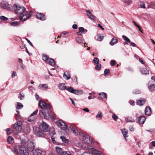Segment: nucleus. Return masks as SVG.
Wrapping results in <instances>:
<instances>
[{
	"instance_id": "obj_1",
	"label": "nucleus",
	"mask_w": 155,
	"mask_h": 155,
	"mask_svg": "<svg viewBox=\"0 0 155 155\" xmlns=\"http://www.w3.org/2000/svg\"><path fill=\"white\" fill-rule=\"evenodd\" d=\"M38 106L41 109L39 110V114L41 113L45 119H48L50 117L53 119H55V115L54 114L51 112L50 115L49 112H51V105L49 104L40 101Z\"/></svg>"
},
{
	"instance_id": "obj_2",
	"label": "nucleus",
	"mask_w": 155,
	"mask_h": 155,
	"mask_svg": "<svg viewBox=\"0 0 155 155\" xmlns=\"http://www.w3.org/2000/svg\"><path fill=\"white\" fill-rule=\"evenodd\" d=\"M15 12L19 15V18L21 19V16H23V15L25 13L26 9L23 6H20L16 4H14L13 6Z\"/></svg>"
},
{
	"instance_id": "obj_3",
	"label": "nucleus",
	"mask_w": 155,
	"mask_h": 155,
	"mask_svg": "<svg viewBox=\"0 0 155 155\" xmlns=\"http://www.w3.org/2000/svg\"><path fill=\"white\" fill-rule=\"evenodd\" d=\"M80 136L83 137V141L84 143L87 145L90 144L92 142V139L88 137V135L85 134L84 131H80L79 132Z\"/></svg>"
},
{
	"instance_id": "obj_4",
	"label": "nucleus",
	"mask_w": 155,
	"mask_h": 155,
	"mask_svg": "<svg viewBox=\"0 0 155 155\" xmlns=\"http://www.w3.org/2000/svg\"><path fill=\"white\" fill-rule=\"evenodd\" d=\"M21 122L20 120L18 121L16 123L12 125V127L13 128V131L16 132L18 134L21 130Z\"/></svg>"
},
{
	"instance_id": "obj_5",
	"label": "nucleus",
	"mask_w": 155,
	"mask_h": 155,
	"mask_svg": "<svg viewBox=\"0 0 155 155\" xmlns=\"http://www.w3.org/2000/svg\"><path fill=\"white\" fill-rule=\"evenodd\" d=\"M56 124L61 129L65 130L68 129L67 125L61 120H59L56 122Z\"/></svg>"
},
{
	"instance_id": "obj_6",
	"label": "nucleus",
	"mask_w": 155,
	"mask_h": 155,
	"mask_svg": "<svg viewBox=\"0 0 155 155\" xmlns=\"http://www.w3.org/2000/svg\"><path fill=\"white\" fill-rule=\"evenodd\" d=\"M40 127L44 132H48L49 130L48 125L43 121H42V122L41 123Z\"/></svg>"
},
{
	"instance_id": "obj_7",
	"label": "nucleus",
	"mask_w": 155,
	"mask_h": 155,
	"mask_svg": "<svg viewBox=\"0 0 155 155\" xmlns=\"http://www.w3.org/2000/svg\"><path fill=\"white\" fill-rule=\"evenodd\" d=\"M69 92L76 95L81 94H83L82 91L81 90H74L72 87H70L67 89Z\"/></svg>"
},
{
	"instance_id": "obj_8",
	"label": "nucleus",
	"mask_w": 155,
	"mask_h": 155,
	"mask_svg": "<svg viewBox=\"0 0 155 155\" xmlns=\"http://www.w3.org/2000/svg\"><path fill=\"white\" fill-rule=\"evenodd\" d=\"M33 153L34 155H45L46 152L42 149H37L33 150Z\"/></svg>"
},
{
	"instance_id": "obj_9",
	"label": "nucleus",
	"mask_w": 155,
	"mask_h": 155,
	"mask_svg": "<svg viewBox=\"0 0 155 155\" xmlns=\"http://www.w3.org/2000/svg\"><path fill=\"white\" fill-rule=\"evenodd\" d=\"M19 150L21 155H29L28 150L24 145L19 147Z\"/></svg>"
},
{
	"instance_id": "obj_10",
	"label": "nucleus",
	"mask_w": 155,
	"mask_h": 155,
	"mask_svg": "<svg viewBox=\"0 0 155 155\" xmlns=\"http://www.w3.org/2000/svg\"><path fill=\"white\" fill-rule=\"evenodd\" d=\"M38 110H36L34 111L29 117L28 119V120L29 122H33L36 119V116L35 115L37 114L38 112Z\"/></svg>"
},
{
	"instance_id": "obj_11",
	"label": "nucleus",
	"mask_w": 155,
	"mask_h": 155,
	"mask_svg": "<svg viewBox=\"0 0 155 155\" xmlns=\"http://www.w3.org/2000/svg\"><path fill=\"white\" fill-rule=\"evenodd\" d=\"M37 127H33V130L35 131V134L38 137H44L45 136L44 134L39 130L37 131Z\"/></svg>"
},
{
	"instance_id": "obj_12",
	"label": "nucleus",
	"mask_w": 155,
	"mask_h": 155,
	"mask_svg": "<svg viewBox=\"0 0 155 155\" xmlns=\"http://www.w3.org/2000/svg\"><path fill=\"white\" fill-rule=\"evenodd\" d=\"M27 147L29 150L33 151L35 148V145L31 140H29L27 143Z\"/></svg>"
},
{
	"instance_id": "obj_13",
	"label": "nucleus",
	"mask_w": 155,
	"mask_h": 155,
	"mask_svg": "<svg viewBox=\"0 0 155 155\" xmlns=\"http://www.w3.org/2000/svg\"><path fill=\"white\" fill-rule=\"evenodd\" d=\"M23 15V16L21 17V16L20 20L22 21H26L28 18H29L31 16V15L29 12H25Z\"/></svg>"
},
{
	"instance_id": "obj_14",
	"label": "nucleus",
	"mask_w": 155,
	"mask_h": 155,
	"mask_svg": "<svg viewBox=\"0 0 155 155\" xmlns=\"http://www.w3.org/2000/svg\"><path fill=\"white\" fill-rule=\"evenodd\" d=\"M86 12L87 13V16L89 18L93 21H94V20H95L96 17L93 15L89 10H86Z\"/></svg>"
},
{
	"instance_id": "obj_15",
	"label": "nucleus",
	"mask_w": 155,
	"mask_h": 155,
	"mask_svg": "<svg viewBox=\"0 0 155 155\" xmlns=\"http://www.w3.org/2000/svg\"><path fill=\"white\" fill-rule=\"evenodd\" d=\"M86 12L87 13V16L89 18L93 21H94V20H95L96 17L93 15L89 10H86Z\"/></svg>"
},
{
	"instance_id": "obj_16",
	"label": "nucleus",
	"mask_w": 155,
	"mask_h": 155,
	"mask_svg": "<svg viewBox=\"0 0 155 155\" xmlns=\"http://www.w3.org/2000/svg\"><path fill=\"white\" fill-rule=\"evenodd\" d=\"M68 130L70 132L73 133L76 135L78 134V130L75 129V127L72 125H71L69 127Z\"/></svg>"
},
{
	"instance_id": "obj_17",
	"label": "nucleus",
	"mask_w": 155,
	"mask_h": 155,
	"mask_svg": "<svg viewBox=\"0 0 155 155\" xmlns=\"http://www.w3.org/2000/svg\"><path fill=\"white\" fill-rule=\"evenodd\" d=\"M37 18L38 19L42 21H44L46 19L45 15L41 13H38L36 15Z\"/></svg>"
},
{
	"instance_id": "obj_18",
	"label": "nucleus",
	"mask_w": 155,
	"mask_h": 155,
	"mask_svg": "<svg viewBox=\"0 0 155 155\" xmlns=\"http://www.w3.org/2000/svg\"><path fill=\"white\" fill-rule=\"evenodd\" d=\"M1 6L2 8L6 9L8 7V3L6 1L3 0L1 2Z\"/></svg>"
},
{
	"instance_id": "obj_19",
	"label": "nucleus",
	"mask_w": 155,
	"mask_h": 155,
	"mask_svg": "<svg viewBox=\"0 0 155 155\" xmlns=\"http://www.w3.org/2000/svg\"><path fill=\"white\" fill-rule=\"evenodd\" d=\"M151 113V110L150 107L147 106L145 110V113L146 115H150Z\"/></svg>"
},
{
	"instance_id": "obj_20",
	"label": "nucleus",
	"mask_w": 155,
	"mask_h": 155,
	"mask_svg": "<svg viewBox=\"0 0 155 155\" xmlns=\"http://www.w3.org/2000/svg\"><path fill=\"white\" fill-rule=\"evenodd\" d=\"M118 42V40L117 38H115V37L112 38L111 41L109 43V44L111 46L114 45V44H116Z\"/></svg>"
},
{
	"instance_id": "obj_21",
	"label": "nucleus",
	"mask_w": 155,
	"mask_h": 155,
	"mask_svg": "<svg viewBox=\"0 0 155 155\" xmlns=\"http://www.w3.org/2000/svg\"><path fill=\"white\" fill-rule=\"evenodd\" d=\"M146 119V118L145 116H143L139 117V119H138V121L139 123L142 124H143Z\"/></svg>"
},
{
	"instance_id": "obj_22",
	"label": "nucleus",
	"mask_w": 155,
	"mask_h": 155,
	"mask_svg": "<svg viewBox=\"0 0 155 155\" xmlns=\"http://www.w3.org/2000/svg\"><path fill=\"white\" fill-rule=\"evenodd\" d=\"M55 149L58 154L59 155H62L64 151H63L61 148L58 147H55Z\"/></svg>"
},
{
	"instance_id": "obj_23",
	"label": "nucleus",
	"mask_w": 155,
	"mask_h": 155,
	"mask_svg": "<svg viewBox=\"0 0 155 155\" xmlns=\"http://www.w3.org/2000/svg\"><path fill=\"white\" fill-rule=\"evenodd\" d=\"M141 72L144 74H148L149 73V71L145 68H141L140 69Z\"/></svg>"
},
{
	"instance_id": "obj_24",
	"label": "nucleus",
	"mask_w": 155,
	"mask_h": 155,
	"mask_svg": "<svg viewBox=\"0 0 155 155\" xmlns=\"http://www.w3.org/2000/svg\"><path fill=\"white\" fill-rule=\"evenodd\" d=\"M46 85V84H40L38 87V88L40 89L46 91L48 88V87L45 86Z\"/></svg>"
},
{
	"instance_id": "obj_25",
	"label": "nucleus",
	"mask_w": 155,
	"mask_h": 155,
	"mask_svg": "<svg viewBox=\"0 0 155 155\" xmlns=\"http://www.w3.org/2000/svg\"><path fill=\"white\" fill-rule=\"evenodd\" d=\"M91 154L92 155H104L101 152L96 150H93L91 152Z\"/></svg>"
},
{
	"instance_id": "obj_26",
	"label": "nucleus",
	"mask_w": 155,
	"mask_h": 155,
	"mask_svg": "<svg viewBox=\"0 0 155 155\" xmlns=\"http://www.w3.org/2000/svg\"><path fill=\"white\" fill-rule=\"evenodd\" d=\"M145 102V100H139L137 101V104L140 106L143 105Z\"/></svg>"
},
{
	"instance_id": "obj_27",
	"label": "nucleus",
	"mask_w": 155,
	"mask_h": 155,
	"mask_svg": "<svg viewBox=\"0 0 155 155\" xmlns=\"http://www.w3.org/2000/svg\"><path fill=\"white\" fill-rule=\"evenodd\" d=\"M148 87L150 91H155V84H151L149 85L148 84Z\"/></svg>"
},
{
	"instance_id": "obj_28",
	"label": "nucleus",
	"mask_w": 155,
	"mask_h": 155,
	"mask_svg": "<svg viewBox=\"0 0 155 155\" xmlns=\"http://www.w3.org/2000/svg\"><path fill=\"white\" fill-rule=\"evenodd\" d=\"M47 63L52 66H54L55 64L54 60L51 58H49L48 59Z\"/></svg>"
},
{
	"instance_id": "obj_29",
	"label": "nucleus",
	"mask_w": 155,
	"mask_h": 155,
	"mask_svg": "<svg viewBox=\"0 0 155 155\" xmlns=\"http://www.w3.org/2000/svg\"><path fill=\"white\" fill-rule=\"evenodd\" d=\"M125 120L128 122H133L134 121V119L130 117H125Z\"/></svg>"
},
{
	"instance_id": "obj_30",
	"label": "nucleus",
	"mask_w": 155,
	"mask_h": 155,
	"mask_svg": "<svg viewBox=\"0 0 155 155\" xmlns=\"http://www.w3.org/2000/svg\"><path fill=\"white\" fill-rule=\"evenodd\" d=\"M58 87L61 90H65L66 89V86L64 83H62L58 84Z\"/></svg>"
},
{
	"instance_id": "obj_31",
	"label": "nucleus",
	"mask_w": 155,
	"mask_h": 155,
	"mask_svg": "<svg viewBox=\"0 0 155 155\" xmlns=\"http://www.w3.org/2000/svg\"><path fill=\"white\" fill-rule=\"evenodd\" d=\"M102 117L103 114L100 111H99L96 116V118L98 120H100L102 119Z\"/></svg>"
},
{
	"instance_id": "obj_32",
	"label": "nucleus",
	"mask_w": 155,
	"mask_h": 155,
	"mask_svg": "<svg viewBox=\"0 0 155 155\" xmlns=\"http://www.w3.org/2000/svg\"><path fill=\"white\" fill-rule=\"evenodd\" d=\"M63 77L64 78L67 80L71 78L70 74L67 72H65L64 73Z\"/></svg>"
},
{
	"instance_id": "obj_33",
	"label": "nucleus",
	"mask_w": 155,
	"mask_h": 155,
	"mask_svg": "<svg viewBox=\"0 0 155 155\" xmlns=\"http://www.w3.org/2000/svg\"><path fill=\"white\" fill-rule=\"evenodd\" d=\"M18 148L19 147L15 146L14 147L13 149L12 150L13 152L15 155H18L19 154L18 150Z\"/></svg>"
},
{
	"instance_id": "obj_34",
	"label": "nucleus",
	"mask_w": 155,
	"mask_h": 155,
	"mask_svg": "<svg viewBox=\"0 0 155 155\" xmlns=\"http://www.w3.org/2000/svg\"><path fill=\"white\" fill-rule=\"evenodd\" d=\"M8 142L9 144H12L14 142V138L11 136L9 137L7 139Z\"/></svg>"
},
{
	"instance_id": "obj_35",
	"label": "nucleus",
	"mask_w": 155,
	"mask_h": 155,
	"mask_svg": "<svg viewBox=\"0 0 155 155\" xmlns=\"http://www.w3.org/2000/svg\"><path fill=\"white\" fill-rule=\"evenodd\" d=\"M79 30L80 32H81L83 34L85 33L87 31V30L85 29L84 28L82 27H80L79 28Z\"/></svg>"
},
{
	"instance_id": "obj_36",
	"label": "nucleus",
	"mask_w": 155,
	"mask_h": 155,
	"mask_svg": "<svg viewBox=\"0 0 155 155\" xmlns=\"http://www.w3.org/2000/svg\"><path fill=\"white\" fill-rule=\"evenodd\" d=\"M99 95L101 98L103 99L106 97L107 94L106 93L103 92L99 93Z\"/></svg>"
},
{
	"instance_id": "obj_37",
	"label": "nucleus",
	"mask_w": 155,
	"mask_h": 155,
	"mask_svg": "<svg viewBox=\"0 0 155 155\" xmlns=\"http://www.w3.org/2000/svg\"><path fill=\"white\" fill-rule=\"evenodd\" d=\"M23 105L20 103L17 102L16 108L17 109H20L23 107Z\"/></svg>"
},
{
	"instance_id": "obj_38",
	"label": "nucleus",
	"mask_w": 155,
	"mask_h": 155,
	"mask_svg": "<svg viewBox=\"0 0 155 155\" xmlns=\"http://www.w3.org/2000/svg\"><path fill=\"white\" fill-rule=\"evenodd\" d=\"M77 42L79 44H82L83 43V41L81 38L80 37H78L76 38Z\"/></svg>"
},
{
	"instance_id": "obj_39",
	"label": "nucleus",
	"mask_w": 155,
	"mask_h": 155,
	"mask_svg": "<svg viewBox=\"0 0 155 155\" xmlns=\"http://www.w3.org/2000/svg\"><path fill=\"white\" fill-rule=\"evenodd\" d=\"M122 134H123L124 137L125 138V140H126V138L128 137L127 132L125 130H122Z\"/></svg>"
},
{
	"instance_id": "obj_40",
	"label": "nucleus",
	"mask_w": 155,
	"mask_h": 155,
	"mask_svg": "<svg viewBox=\"0 0 155 155\" xmlns=\"http://www.w3.org/2000/svg\"><path fill=\"white\" fill-rule=\"evenodd\" d=\"M10 24L12 26H15L19 25V22L17 21H14L11 22Z\"/></svg>"
},
{
	"instance_id": "obj_41",
	"label": "nucleus",
	"mask_w": 155,
	"mask_h": 155,
	"mask_svg": "<svg viewBox=\"0 0 155 155\" xmlns=\"http://www.w3.org/2000/svg\"><path fill=\"white\" fill-rule=\"evenodd\" d=\"M49 134L51 135H54L56 133L54 131V128H52L49 130Z\"/></svg>"
},
{
	"instance_id": "obj_42",
	"label": "nucleus",
	"mask_w": 155,
	"mask_h": 155,
	"mask_svg": "<svg viewBox=\"0 0 155 155\" xmlns=\"http://www.w3.org/2000/svg\"><path fill=\"white\" fill-rule=\"evenodd\" d=\"M48 56L46 55H43V60L44 61H46L47 62V60L49 59Z\"/></svg>"
},
{
	"instance_id": "obj_43",
	"label": "nucleus",
	"mask_w": 155,
	"mask_h": 155,
	"mask_svg": "<svg viewBox=\"0 0 155 155\" xmlns=\"http://www.w3.org/2000/svg\"><path fill=\"white\" fill-rule=\"evenodd\" d=\"M140 6L142 8H146L144 3L143 2H140Z\"/></svg>"
},
{
	"instance_id": "obj_44",
	"label": "nucleus",
	"mask_w": 155,
	"mask_h": 155,
	"mask_svg": "<svg viewBox=\"0 0 155 155\" xmlns=\"http://www.w3.org/2000/svg\"><path fill=\"white\" fill-rule=\"evenodd\" d=\"M101 64H97L95 67V69L97 70H100L101 68Z\"/></svg>"
},
{
	"instance_id": "obj_45",
	"label": "nucleus",
	"mask_w": 155,
	"mask_h": 155,
	"mask_svg": "<svg viewBox=\"0 0 155 155\" xmlns=\"http://www.w3.org/2000/svg\"><path fill=\"white\" fill-rule=\"evenodd\" d=\"M122 38L124 39L126 41L130 42V39L126 36L123 35L122 36Z\"/></svg>"
},
{
	"instance_id": "obj_46",
	"label": "nucleus",
	"mask_w": 155,
	"mask_h": 155,
	"mask_svg": "<svg viewBox=\"0 0 155 155\" xmlns=\"http://www.w3.org/2000/svg\"><path fill=\"white\" fill-rule=\"evenodd\" d=\"M60 138L64 143H66L68 141V140L64 137L61 136Z\"/></svg>"
},
{
	"instance_id": "obj_47",
	"label": "nucleus",
	"mask_w": 155,
	"mask_h": 155,
	"mask_svg": "<svg viewBox=\"0 0 155 155\" xmlns=\"http://www.w3.org/2000/svg\"><path fill=\"white\" fill-rule=\"evenodd\" d=\"M6 131L7 132V134L8 135H9L11 134V133L12 132L13 130H12L10 128H7L6 130Z\"/></svg>"
},
{
	"instance_id": "obj_48",
	"label": "nucleus",
	"mask_w": 155,
	"mask_h": 155,
	"mask_svg": "<svg viewBox=\"0 0 155 155\" xmlns=\"http://www.w3.org/2000/svg\"><path fill=\"white\" fill-rule=\"evenodd\" d=\"M110 72V71L108 69H105L104 74V75H108L109 74V73Z\"/></svg>"
},
{
	"instance_id": "obj_49",
	"label": "nucleus",
	"mask_w": 155,
	"mask_h": 155,
	"mask_svg": "<svg viewBox=\"0 0 155 155\" xmlns=\"http://www.w3.org/2000/svg\"><path fill=\"white\" fill-rule=\"evenodd\" d=\"M148 8H151L153 9H155V3H151Z\"/></svg>"
},
{
	"instance_id": "obj_50",
	"label": "nucleus",
	"mask_w": 155,
	"mask_h": 155,
	"mask_svg": "<svg viewBox=\"0 0 155 155\" xmlns=\"http://www.w3.org/2000/svg\"><path fill=\"white\" fill-rule=\"evenodd\" d=\"M93 61L95 63V64H98L99 62V60L97 58H95L93 60Z\"/></svg>"
},
{
	"instance_id": "obj_51",
	"label": "nucleus",
	"mask_w": 155,
	"mask_h": 155,
	"mask_svg": "<svg viewBox=\"0 0 155 155\" xmlns=\"http://www.w3.org/2000/svg\"><path fill=\"white\" fill-rule=\"evenodd\" d=\"M0 18L1 20L3 21H7L8 19V18H7L6 17L4 16H1L0 17Z\"/></svg>"
},
{
	"instance_id": "obj_52",
	"label": "nucleus",
	"mask_w": 155,
	"mask_h": 155,
	"mask_svg": "<svg viewBox=\"0 0 155 155\" xmlns=\"http://www.w3.org/2000/svg\"><path fill=\"white\" fill-rule=\"evenodd\" d=\"M97 38V40L99 41H101L104 38L103 36H101L100 35H98Z\"/></svg>"
},
{
	"instance_id": "obj_53",
	"label": "nucleus",
	"mask_w": 155,
	"mask_h": 155,
	"mask_svg": "<svg viewBox=\"0 0 155 155\" xmlns=\"http://www.w3.org/2000/svg\"><path fill=\"white\" fill-rule=\"evenodd\" d=\"M112 117L113 118V119L115 120H117L118 118L117 116L115 114H113Z\"/></svg>"
},
{
	"instance_id": "obj_54",
	"label": "nucleus",
	"mask_w": 155,
	"mask_h": 155,
	"mask_svg": "<svg viewBox=\"0 0 155 155\" xmlns=\"http://www.w3.org/2000/svg\"><path fill=\"white\" fill-rule=\"evenodd\" d=\"M62 155H72L69 152H67L64 151Z\"/></svg>"
},
{
	"instance_id": "obj_55",
	"label": "nucleus",
	"mask_w": 155,
	"mask_h": 155,
	"mask_svg": "<svg viewBox=\"0 0 155 155\" xmlns=\"http://www.w3.org/2000/svg\"><path fill=\"white\" fill-rule=\"evenodd\" d=\"M133 93L136 94H139L140 93V91L139 90H135L133 91Z\"/></svg>"
},
{
	"instance_id": "obj_56",
	"label": "nucleus",
	"mask_w": 155,
	"mask_h": 155,
	"mask_svg": "<svg viewBox=\"0 0 155 155\" xmlns=\"http://www.w3.org/2000/svg\"><path fill=\"white\" fill-rule=\"evenodd\" d=\"M124 2L127 5L130 4L132 3L131 0H125Z\"/></svg>"
},
{
	"instance_id": "obj_57",
	"label": "nucleus",
	"mask_w": 155,
	"mask_h": 155,
	"mask_svg": "<svg viewBox=\"0 0 155 155\" xmlns=\"http://www.w3.org/2000/svg\"><path fill=\"white\" fill-rule=\"evenodd\" d=\"M116 62V61L114 60H111L110 62V64L111 66H113L114 65L115 63Z\"/></svg>"
},
{
	"instance_id": "obj_58",
	"label": "nucleus",
	"mask_w": 155,
	"mask_h": 155,
	"mask_svg": "<svg viewBox=\"0 0 155 155\" xmlns=\"http://www.w3.org/2000/svg\"><path fill=\"white\" fill-rule=\"evenodd\" d=\"M26 40H27L28 42L30 44V45L31 46L33 47V45L32 43L31 42L30 40H29L28 39L26 38Z\"/></svg>"
},
{
	"instance_id": "obj_59",
	"label": "nucleus",
	"mask_w": 155,
	"mask_h": 155,
	"mask_svg": "<svg viewBox=\"0 0 155 155\" xmlns=\"http://www.w3.org/2000/svg\"><path fill=\"white\" fill-rule=\"evenodd\" d=\"M135 25L138 27V28H139V31L142 33V31L141 30V28L136 24H135Z\"/></svg>"
},
{
	"instance_id": "obj_60",
	"label": "nucleus",
	"mask_w": 155,
	"mask_h": 155,
	"mask_svg": "<svg viewBox=\"0 0 155 155\" xmlns=\"http://www.w3.org/2000/svg\"><path fill=\"white\" fill-rule=\"evenodd\" d=\"M16 73L14 71H13V73L12 75V78H14L16 75Z\"/></svg>"
},
{
	"instance_id": "obj_61",
	"label": "nucleus",
	"mask_w": 155,
	"mask_h": 155,
	"mask_svg": "<svg viewBox=\"0 0 155 155\" xmlns=\"http://www.w3.org/2000/svg\"><path fill=\"white\" fill-rule=\"evenodd\" d=\"M72 28L74 29H76L77 28V26L76 24H74L72 26Z\"/></svg>"
},
{
	"instance_id": "obj_62",
	"label": "nucleus",
	"mask_w": 155,
	"mask_h": 155,
	"mask_svg": "<svg viewBox=\"0 0 155 155\" xmlns=\"http://www.w3.org/2000/svg\"><path fill=\"white\" fill-rule=\"evenodd\" d=\"M130 45L133 47H136V44L134 42H131L130 43Z\"/></svg>"
},
{
	"instance_id": "obj_63",
	"label": "nucleus",
	"mask_w": 155,
	"mask_h": 155,
	"mask_svg": "<svg viewBox=\"0 0 155 155\" xmlns=\"http://www.w3.org/2000/svg\"><path fill=\"white\" fill-rule=\"evenodd\" d=\"M66 34L67 32L66 31H64L61 33V35L63 37H64Z\"/></svg>"
},
{
	"instance_id": "obj_64",
	"label": "nucleus",
	"mask_w": 155,
	"mask_h": 155,
	"mask_svg": "<svg viewBox=\"0 0 155 155\" xmlns=\"http://www.w3.org/2000/svg\"><path fill=\"white\" fill-rule=\"evenodd\" d=\"M81 155H90V154L87 152H84Z\"/></svg>"
}]
</instances>
